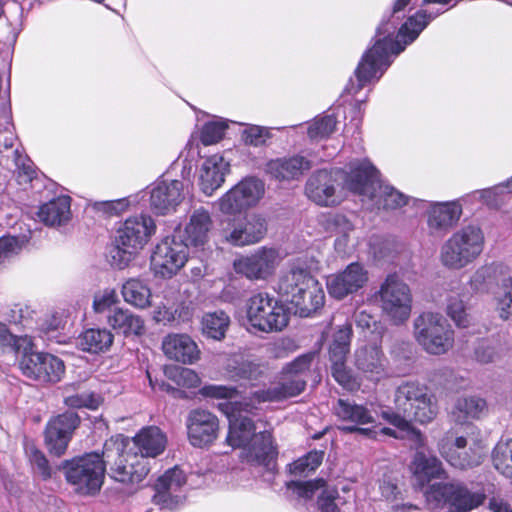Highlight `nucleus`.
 <instances>
[{
    "label": "nucleus",
    "mask_w": 512,
    "mask_h": 512,
    "mask_svg": "<svg viewBox=\"0 0 512 512\" xmlns=\"http://www.w3.org/2000/svg\"><path fill=\"white\" fill-rule=\"evenodd\" d=\"M375 174L367 161L351 162L345 169L319 170L307 181L306 194L320 206L339 204L344 191L361 197H371L375 192Z\"/></svg>",
    "instance_id": "nucleus-1"
},
{
    "label": "nucleus",
    "mask_w": 512,
    "mask_h": 512,
    "mask_svg": "<svg viewBox=\"0 0 512 512\" xmlns=\"http://www.w3.org/2000/svg\"><path fill=\"white\" fill-rule=\"evenodd\" d=\"M253 395L247 402H226L219 408L229 419V431L226 442L233 448L243 449L246 460L251 464L269 467L275 455L272 435L268 430H259L258 426L243 412L252 413L255 407Z\"/></svg>",
    "instance_id": "nucleus-2"
},
{
    "label": "nucleus",
    "mask_w": 512,
    "mask_h": 512,
    "mask_svg": "<svg viewBox=\"0 0 512 512\" xmlns=\"http://www.w3.org/2000/svg\"><path fill=\"white\" fill-rule=\"evenodd\" d=\"M395 411L384 410L381 416L401 431L412 430V422L428 424L438 415L437 399L429 388L414 380L402 382L394 392Z\"/></svg>",
    "instance_id": "nucleus-3"
},
{
    "label": "nucleus",
    "mask_w": 512,
    "mask_h": 512,
    "mask_svg": "<svg viewBox=\"0 0 512 512\" xmlns=\"http://www.w3.org/2000/svg\"><path fill=\"white\" fill-rule=\"evenodd\" d=\"M317 262L307 256L293 260L278 282L280 294L289 298L295 307V313L309 317L323 307L325 294L322 285L312 276Z\"/></svg>",
    "instance_id": "nucleus-4"
},
{
    "label": "nucleus",
    "mask_w": 512,
    "mask_h": 512,
    "mask_svg": "<svg viewBox=\"0 0 512 512\" xmlns=\"http://www.w3.org/2000/svg\"><path fill=\"white\" fill-rule=\"evenodd\" d=\"M64 472L67 483L81 495L97 494L105 478V461L103 454L86 453L70 460H65L59 467Z\"/></svg>",
    "instance_id": "nucleus-5"
},
{
    "label": "nucleus",
    "mask_w": 512,
    "mask_h": 512,
    "mask_svg": "<svg viewBox=\"0 0 512 512\" xmlns=\"http://www.w3.org/2000/svg\"><path fill=\"white\" fill-rule=\"evenodd\" d=\"M123 438H110L104 444L103 457L105 466L110 465V476L117 482L134 486L139 484L149 473V463L137 454L124 451Z\"/></svg>",
    "instance_id": "nucleus-6"
},
{
    "label": "nucleus",
    "mask_w": 512,
    "mask_h": 512,
    "mask_svg": "<svg viewBox=\"0 0 512 512\" xmlns=\"http://www.w3.org/2000/svg\"><path fill=\"white\" fill-rule=\"evenodd\" d=\"M428 505L433 509L446 508V512H470L485 499L481 492H474L459 482H438L424 492Z\"/></svg>",
    "instance_id": "nucleus-7"
},
{
    "label": "nucleus",
    "mask_w": 512,
    "mask_h": 512,
    "mask_svg": "<svg viewBox=\"0 0 512 512\" xmlns=\"http://www.w3.org/2000/svg\"><path fill=\"white\" fill-rule=\"evenodd\" d=\"M413 334L417 343L429 354L441 355L452 348L454 332L440 313L423 312L414 319Z\"/></svg>",
    "instance_id": "nucleus-8"
},
{
    "label": "nucleus",
    "mask_w": 512,
    "mask_h": 512,
    "mask_svg": "<svg viewBox=\"0 0 512 512\" xmlns=\"http://www.w3.org/2000/svg\"><path fill=\"white\" fill-rule=\"evenodd\" d=\"M483 248L482 230L473 225L465 226L443 245L441 261L446 267L460 269L473 262L482 253Z\"/></svg>",
    "instance_id": "nucleus-9"
},
{
    "label": "nucleus",
    "mask_w": 512,
    "mask_h": 512,
    "mask_svg": "<svg viewBox=\"0 0 512 512\" xmlns=\"http://www.w3.org/2000/svg\"><path fill=\"white\" fill-rule=\"evenodd\" d=\"M155 228L152 218L143 214L124 221L117 230L116 254L113 255V259L120 258L119 268L126 266L132 256L147 244Z\"/></svg>",
    "instance_id": "nucleus-10"
},
{
    "label": "nucleus",
    "mask_w": 512,
    "mask_h": 512,
    "mask_svg": "<svg viewBox=\"0 0 512 512\" xmlns=\"http://www.w3.org/2000/svg\"><path fill=\"white\" fill-rule=\"evenodd\" d=\"M247 319L260 331H281L289 322V311L268 294L258 293L248 301Z\"/></svg>",
    "instance_id": "nucleus-11"
},
{
    "label": "nucleus",
    "mask_w": 512,
    "mask_h": 512,
    "mask_svg": "<svg viewBox=\"0 0 512 512\" xmlns=\"http://www.w3.org/2000/svg\"><path fill=\"white\" fill-rule=\"evenodd\" d=\"M385 315L395 324L405 322L412 311V294L409 286L397 275H388L377 293Z\"/></svg>",
    "instance_id": "nucleus-12"
},
{
    "label": "nucleus",
    "mask_w": 512,
    "mask_h": 512,
    "mask_svg": "<svg viewBox=\"0 0 512 512\" xmlns=\"http://www.w3.org/2000/svg\"><path fill=\"white\" fill-rule=\"evenodd\" d=\"M188 248V243L184 242L180 230L165 237L156 245L151 256V267L154 273L164 278L172 277L187 262Z\"/></svg>",
    "instance_id": "nucleus-13"
},
{
    "label": "nucleus",
    "mask_w": 512,
    "mask_h": 512,
    "mask_svg": "<svg viewBox=\"0 0 512 512\" xmlns=\"http://www.w3.org/2000/svg\"><path fill=\"white\" fill-rule=\"evenodd\" d=\"M264 192L265 185L260 179L244 178L218 200L219 209L228 215L241 213L256 206Z\"/></svg>",
    "instance_id": "nucleus-14"
},
{
    "label": "nucleus",
    "mask_w": 512,
    "mask_h": 512,
    "mask_svg": "<svg viewBox=\"0 0 512 512\" xmlns=\"http://www.w3.org/2000/svg\"><path fill=\"white\" fill-rule=\"evenodd\" d=\"M267 233V220L251 213L243 219L229 221L221 230L222 238L233 246L243 247L260 242Z\"/></svg>",
    "instance_id": "nucleus-15"
},
{
    "label": "nucleus",
    "mask_w": 512,
    "mask_h": 512,
    "mask_svg": "<svg viewBox=\"0 0 512 512\" xmlns=\"http://www.w3.org/2000/svg\"><path fill=\"white\" fill-rule=\"evenodd\" d=\"M280 261L281 258L276 249L261 247L235 260L233 266L236 273L250 280H265L275 272Z\"/></svg>",
    "instance_id": "nucleus-16"
},
{
    "label": "nucleus",
    "mask_w": 512,
    "mask_h": 512,
    "mask_svg": "<svg viewBox=\"0 0 512 512\" xmlns=\"http://www.w3.org/2000/svg\"><path fill=\"white\" fill-rule=\"evenodd\" d=\"M333 413L343 423L339 429L345 433H359L366 437H375L376 431L361 426L373 424L375 416L371 410L349 399H338L333 406Z\"/></svg>",
    "instance_id": "nucleus-17"
},
{
    "label": "nucleus",
    "mask_w": 512,
    "mask_h": 512,
    "mask_svg": "<svg viewBox=\"0 0 512 512\" xmlns=\"http://www.w3.org/2000/svg\"><path fill=\"white\" fill-rule=\"evenodd\" d=\"M186 485V476L178 467L167 470L161 475L155 485L153 502L161 509L175 510L183 504L185 494L183 488Z\"/></svg>",
    "instance_id": "nucleus-18"
},
{
    "label": "nucleus",
    "mask_w": 512,
    "mask_h": 512,
    "mask_svg": "<svg viewBox=\"0 0 512 512\" xmlns=\"http://www.w3.org/2000/svg\"><path fill=\"white\" fill-rule=\"evenodd\" d=\"M20 369L30 379L56 383L61 380L65 365L57 356L37 352L25 354L20 361Z\"/></svg>",
    "instance_id": "nucleus-19"
},
{
    "label": "nucleus",
    "mask_w": 512,
    "mask_h": 512,
    "mask_svg": "<svg viewBox=\"0 0 512 512\" xmlns=\"http://www.w3.org/2000/svg\"><path fill=\"white\" fill-rule=\"evenodd\" d=\"M80 424L77 413L67 411L51 419L45 429V444L50 454L60 457Z\"/></svg>",
    "instance_id": "nucleus-20"
},
{
    "label": "nucleus",
    "mask_w": 512,
    "mask_h": 512,
    "mask_svg": "<svg viewBox=\"0 0 512 512\" xmlns=\"http://www.w3.org/2000/svg\"><path fill=\"white\" fill-rule=\"evenodd\" d=\"M187 434L192 446L208 447L217 439L219 420L208 410L197 408L189 412L186 420Z\"/></svg>",
    "instance_id": "nucleus-21"
},
{
    "label": "nucleus",
    "mask_w": 512,
    "mask_h": 512,
    "mask_svg": "<svg viewBox=\"0 0 512 512\" xmlns=\"http://www.w3.org/2000/svg\"><path fill=\"white\" fill-rule=\"evenodd\" d=\"M368 272L358 262L350 263L344 270L327 277L326 287L331 297L341 300L363 288Z\"/></svg>",
    "instance_id": "nucleus-22"
},
{
    "label": "nucleus",
    "mask_w": 512,
    "mask_h": 512,
    "mask_svg": "<svg viewBox=\"0 0 512 512\" xmlns=\"http://www.w3.org/2000/svg\"><path fill=\"white\" fill-rule=\"evenodd\" d=\"M189 182L171 180L161 181L154 185L150 192V206L160 215H166L176 210L184 199V191L188 190Z\"/></svg>",
    "instance_id": "nucleus-23"
},
{
    "label": "nucleus",
    "mask_w": 512,
    "mask_h": 512,
    "mask_svg": "<svg viewBox=\"0 0 512 512\" xmlns=\"http://www.w3.org/2000/svg\"><path fill=\"white\" fill-rule=\"evenodd\" d=\"M415 484L423 489L433 480H444L447 472L441 460L431 451L418 449L410 464Z\"/></svg>",
    "instance_id": "nucleus-24"
},
{
    "label": "nucleus",
    "mask_w": 512,
    "mask_h": 512,
    "mask_svg": "<svg viewBox=\"0 0 512 512\" xmlns=\"http://www.w3.org/2000/svg\"><path fill=\"white\" fill-rule=\"evenodd\" d=\"M389 361L380 347L364 346L356 350L355 366L363 376L373 382H379L390 376Z\"/></svg>",
    "instance_id": "nucleus-25"
},
{
    "label": "nucleus",
    "mask_w": 512,
    "mask_h": 512,
    "mask_svg": "<svg viewBox=\"0 0 512 512\" xmlns=\"http://www.w3.org/2000/svg\"><path fill=\"white\" fill-rule=\"evenodd\" d=\"M439 452L453 467L467 469L477 466L481 462L482 453L476 444L468 445L465 437H457L453 443H439Z\"/></svg>",
    "instance_id": "nucleus-26"
},
{
    "label": "nucleus",
    "mask_w": 512,
    "mask_h": 512,
    "mask_svg": "<svg viewBox=\"0 0 512 512\" xmlns=\"http://www.w3.org/2000/svg\"><path fill=\"white\" fill-rule=\"evenodd\" d=\"M288 488L298 494L299 497L311 499L317 491L321 490L317 499V506L321 512H340L338 502L339 493L336 488L327 487L323 479L313 481H291Z\"/></svg>",
    "instance_id": "nucleus-27"
},
{
    "label": "nucleus",
    "mask_w": 512,
    "mask_h": 512,
    "mask_svg": "<svg viewBox=\"0 0 512 512\" xmlns=\"http://www.w3.org/2000/svg\"><path fill=\"white\" fill-rule=\"evenodd\" d=\"M162 350L169 359L183 364H193L200 358L196 342L187 334H168L162 341Z\"/></svg>",
    "instance_id": "nucleus-28"
},
{
    "label": "nucleus",
    "mask_w": 512,
    "mask_h": 512,
    "mask_svg": "<svg viewBox=\"0 0 512 512\" xmlns=\"http://www.w3.org/2000/svg\"><path fill=\"white\" fill-rule=\"evenodd\" d=\"M229 171V163L222 155L214 154L207 157L199 170V185L204 194L210 196L224 182Z\"/></svg>",
    "instance_id": "nucleus-29"
},
{
    "label": "nucleus",
    "mask_w": 512,
    "mask_h": 512,
    "mask_svg": "<svg viewBox=\"0 0 512 512\" xmlns=\"http://www.w3.org/2000/svg\"><path fill=\"white\" fill-rule=\"evenodd\" d=\"M509 271L502 263H490L479 267L470 277L468 285L476 294H492Z\"/></svg>",
    "instance_id": "nucleus-30"
},
{
    "label": "nucleus",
    "mask_w": 512,
    "mask_h": 512,
    "mask_svg": "<svg viewBox=\"0 0 512 512\" xmlns=\"http://www.w3.org/2000/svg\"><path fill=\"white\" fill-rule=\"evenodd\" d=\"M372 169L374 170L376 180L375 192L371 197H362V201L367 200L375 202L378 208H383L385 210L399 209L409 204L410 201H413V204L421 202L417 199H410L407 195L403 194L392 186L383 185L380 182L379 173L373 165Z\"/></svg>",
    "instance_id": "nucleus-31"
},
{
    "label": "nucleus",
    "mask_w": 512,
    "mask_h": 512,
    "mask_svg": "<svg viewBox=\"0 0 512 512\" xmlns=\"http://www.w3.org/2000/svg\"><path fill=\"white\" fill-rule=\"evenodd\" d=\"M133 443L140 453L139 458H155L162 454L167 445V437L156 426L142 428L134 437Z\"/></svg>",
    "instance_id": "nucleus-32"
},
{
    "label": "nucleus",
    "mask_w": 512,
    "mask_h": 512,
    "mask_svg": "<svg viewBox=\"0 0 512 512\" xmlns=\"http://www.w3.org/2000/svg\"><path fill=\"white\" fill-rule=\"evenodd\" d=\"M305 386L306 380L304 377L295 378V376L284 374L282 383L253 392V400L259 404L294 397L299 395L305 389Z\"/></svg>",
    "instance_id": "nucleus-33"
},
{
    "label": "nucleus",
    "mask_w": 512,
    "mask_h": 512,
    "mask_svg": "<svg viewBox=\"0 0 512 512\" xmlns=\"http://www.w3.org/2000/svg\"><path fill=\"white\" fill-rule=\"evenodd\" d=\"M311 167L310 160L301 155H294L271 160L267 164V171L276 179L292 180L298 179Z\"/></svg>",
    "instance_id": "nucleus-34"
},
{
    "label": "nucleus",
    "mask_w": 512,
    "mask_h": 512,
    "mask_svg": "<svg viewBox=\"0 0 512 512\" xmlns=\"http://www.w3.org/2000/svg\"><path fill=\"white\" fill-rule=\"evenodd\" d=\"M461 214L459 201L434 202L430 204L428 225L433 230H448L459 221Z\"/></svg>",
    "instance_id": "nucleus-35"
},
{
    "label": "nucleus",
    "mask_w": 512,
    "mask_h": 512,
    "mask_svg": "<svg viewBox=\"0 0 512 512\" xmlns=\"http://www.w3.org/2000/svg\"><path fill=\"white\" fill-rule=\"evenodd\" d=\"M108 325L124 336H139L145 331L144 320L129 309L115 308L107 316Z\"/></svg>",
    "instance_id": "nucleus-36"
},
{
    "label": "nucleus",
    "mask_w": 512,
    "mask_h": 512,
    "mask_svg": "<svg viewBox=\"0 0 512 512\" xmlns=\"http://www.w3.org/2000/svg\"><path fill=\"white\" fill-rule=\"evenodd\" d=\"M212 226L210 214L204 208L196 209L190 216V221L186 225L183 239L188 243V247L203 245L208 239V233Z\"/></svg>",
    "instance_id": "nucleus-37"
},
{
    "label": "nucleus",
    "mask_w": 512,
    "mask_h": 512,
    "mask_svg": "<svg viewBox=\"0 0 512 512\" xmlns=\"http://www.w3.org/2000/svg\"><path fill=\"white\" fill-rule=\"evenodd\" d=\"M71 199L69 196H59L40 206L39 220L47 226H60L69 221L71 216Z\"/></svg>",
    "instance_id": "nucleus-38"
},
{
    "label": "nucleus",
    "mask_w": 512,
    "mask_h": 512,
    "mask_svg": "<svg viewBox=\"0 0 512 512\" xmlns=\"http://www.w3.org/2000/svg\"><path fill=\"white\" fill-rule=\"evenodd\" d=\"M113 334L105 328H91L78 338V345L83 351L98 353L106 351L113 343Z\"/></svg>",
    "instance_id": "nucleus-39"
},
{
    "label": "nucleus",
    "mask_w": 512,
    "mask_h": 512,
    "mask_svg": "<svg viewBox=\"0 0 512 512\" xmlns=\"http://www.w3.org/2000/svg\"><path fill=\"white\" fill-rule=\"evenodd\" d=\"M124 300L140 309L148 307L151 303V290L146 283L140 279H129L122 286Z\"/></svg>",
    "instance_id": "nucleus-40"
},
{
    "label": "nucleus",
    "mask_w": 512,
    "mask_h": 512,
    "mask_svg": "<svg viewBox=\"0 0 512 512\" xmlns=\"http://www.w3.org/2000/svg\"><path fill=\"white\" fill-rule=\"evenodd\" d=\"M491 295L500 318L509 319L512 316V276L510 271L502 278Z\"/></svg>",
    "instance_id": "nucleus-41"
},
{
    "label": "nucleus",
    "mask_w": 512,
    "mask_h": 512,
    "mask_svg": "<svg viewBox=\"0 0 512 512\" xmlns=\"http://www.w3.org/2000/svg\"><path fill=\"white\" fill-rule=\"evenodd\" d=\"M486 402L478 397L459 398L452 411L456 422L463 423L470 418H478L484 411Z\"/></svg>",
    "instance_id": "nucleus-42"
},
{
    "label": "nucleus",
    "mask_w": 512,
    "mask_h": 512,
    "mask_svg": "<svg viewBox=\"0 0 512 512\" xmlns=\"http://www.w3.org/2000/svg\"><path fill=\"white\" fill-rule=\"evenodd\" d=\"M230 324L229 316L223 311L207 313L202 319L203 333L214 340H221L225 337Z\"/></svg>",
    "instance_id": "nucleus-43"
},
{
    "label": "nucleus",
    "mask_w": 512,
    "mask_h": 512,
    "mask_svg": "<svg viewBox=\"0 0 512 512\" xmlns=\"http://www.w3.org/2000/svg\"><path fill=\"white\" fill-rule=\"evenodd\" d=\"M25 455L34 474L42 480H48L52 476V468L45 454L32 442L25 443Z\"/></svg>",
    "instance_id": "nucleus-44"
},
{
    "label": "nucleus",
    "mask_w": 512,
    "mask_h": 512,
    "mask_svg": "<svg viewBox=\"0 0 512 512\" xmlns=\"http://www.w3.org/2000/svg\"><path fill=\"white\" fill-rule=\"evenodd\" d=\"M492 458L496 470L512 479V439L500 441L493 450Z\"/></svg>",
    "instance_id": "nucleus-45"
},
{
    "label": "nucleus",
    "mask_w": 512,
    "mask_h": 512,
    "mask_svg": "<svg viewBox=\"0 0 512 512\" xmlns=\"http://www.w3.org/2000/svg\"><path fill=\"white\" fill-rule=\"evenodd\" d=\"M30 235L3 236L0 238V268L18 255L29 242Z\"/></svg>",
    "instance_id": "nucleus-46"
},
{
    "label": "nucleus",
    "mask_w": 512,
    "mask_h": 512,
    "mask_svg": "<svg viewBox=\"0 0 512 512\" xmlns=\"http://www.w3.org/2000/svg\"><path fill=\"white\" fill-rule=\"evenodd\" d=\"M352 337V327L346 323L339 327L334 333L333 340L330 345V359L346 358L350 350V342Z\"/></svg>",
    "instance_id": "nucleus-47"
},
{
    "label": "nucleus",
    "mask_w": 512,
    "mask_h": 512,
    "mask_svg": "<svg viewBox=\"0 0 512 512\" xmlns=\"http://www.w3.org/2000/svg\"><path fill=\"white\" fill-rule=\"evenodd\" d=\"M332 362L331 370L335 381L348 391H356L360 387V383L354 377L345 365L346 358L330 359Z\"/></svg>",
    "instance_id": "nucleus-48"
},
{
    "label": "nucleus",
    "mask_w": 512,
    "mask_h": 512,
    "mask_svg": "<svg viewBox=\"0 0 512 512\" xmlns=\"http://www.w3.org/2000/svg\"><path fill=\"white\" fill-rule=\"evenodd\" d=\"M446 312L458 327L466 328L470 325V315L467 313L466 306L458 294L452 293L448 296Z\"/></svg>",
    "instance_id": "nucleus-49"
},
{
    "label": "nucleus",
    "mask_w": 512,
    "mask_h": 512,
    "mask_svg": "<svg viewBox=\"0 0 512 512\" xmlns=\"http://www.w3.org/2000/svg\"><path fill=\"white\" fill-rule=\"evenodd\" d=\"M322 460L323 452L311 451L290 464L289 470L295 476L307 475L315 471L322 463Z\"/></svg>",
    "instance_id": "nucleus-50"
},
{
    "label": "nucleus",
    "mask_w": 512,
    "mask_h": 512,
    "mask_svg": "<svg viewBox=\"0 0 512 512\" xmlns=\"http://www.w3.org/2000/svg\"><path fill=\"white\" fill-rule=\"evenodd\" d=\"M335 233L338 237L335 240V248L339 252H345L349 242L350 233L354 230V225L350 220L341 214H336L331 219Z\"/></svg>",
    "instance_id": "nucleus-51"
},
{
    "label": "nucleus",
    "mask_w": 512,
    "mask_h": 512,
    "mask_svg": "<svg viewBox=\"0 0 512 512\" xmlns=\"http://www.w3.org/2000/svg\"><path fill=\"white\" fill-rule=\"evenodd\" d=\"M227 128L228 124L224 119L215 118L208 121L201 129L200 140L205 146L215 144L224 137Z\"/></svg>",
    "instance_id": "nucleus-52"
},
{
    "label": "nucleus",
    "mask_w": 512,
    "mask_h": 512,
    "mask_svg": "<svg viewBox=\"0 0 512 512\" xmlns=\"http://www.w3.org/2000/svg\"><path fill=\"white\" fill-rule=\"evenodd\" d=\"M336 127V119L333 115L316 117L308 127V136L311 140H319L328 137Z\"/></svg>",
    "instance_id": "nucleus-53"
},
{
    "label": "nucleus",
    "mask_w": 512,
    "mask_h": 512,
    "mask_svg": "<svg viewBox=\"0 0 512 512\" xmlns=\"http://www.w3.org/2000/svg\"><path fill=\"white\" fill-rule=\"evenodd\" d=\"M64 402L71 408L97 409L100 405L101 398L93 392H81L67 396Z\"/></svg>",
    "instance_id": "nucleus-54"
},
{
    "label": "nucleus",
    "mask_w": 512,
    "mask_h": 512,
    "mask_svg": "<svg viewBox=\"0 0 512 512\" xmlns=\"http://www.w3.org/2000/svg\"><path fill=\"white\" fill-rule=\"evenodd\" d=\"M264 374L263 367L252 361L242 362L237 368L235 377L237 380H246L249 381L252 386L259 381Z\"/></svg>",
    "instance_id": "nucleus-55"
},
{
    "label": "nucleus",
    "mask_w": 512,
    "mask_h": 512,
    "mask_svg": "<svg viewBox=\"0 0 512 512\" xmlns=\"http://www.w3.org/2000/svg\"><path fill=\"white\" fill-rule=\"evenodd\" d=\"M474 357L483 364L495 362L501 358V349L488 341H481L474 350Z\"/></svg>",
    "instance_id": "nucleus-56"
},
{
    "label": "nucleus",
    "mask_w": 512,
    "mask_h": 512,
    "mask_svg": "<svg viewBox=\"0 0 512 512\" xmlns=\"http://www.w3.org/2000/svg\"><path fill=\"white\" fill-rule=\"evenodd\" d=\"M117 302L118 296L115 289L106 288L94 295L93 310L96 313H103L109 311Z\"/></svg>",
    "instance_id": "nucleus-57"
},
{
    "label": "nucleus",
    "mask_w": 512,
    "mask_h": 512,
    "mask_svg": "<svg viewBox=\"0 0 512 512\" xmlns=\"http://www.w3.org/2000/svg\"><path fill=\"white\" fill-rule=\"evenodd\" d=\"M313 358V353L299 356L284 368V374L295 376V378L304 377V374L309 370L311 366Z\"/></svg>",
    "instance_id": "nucleus-58"
},
{
    "label": "nucleus",
    "mask_w": 512,
    "mask_h": 512,
    "mask_svg": "<svg viewBox=\"0 0 512 512\" xmlns=\"http://www.w3.org/2000/svg\"><path fill=\"white\" fill-rule=\"evenodd\" d=\"M200 393L210 398L231 399L237 395L238 390L232 386L206 385L201 388Z\"/></svg>",
    "instance_id": "nucleus-59"
},
{
    "label": "nucleus",
    "mask_w": 512,
    "mask_h": 512,
    "mask_svg": "<svg viewBox=\"0 0 512 512\" xmlns=\"http://www.w3.org/2000/svg\"><path fill=\"white\" fill-rule=\"evenodd\" d=\"M268 132L264 127L248 125L242 132L243 141L252 146H260L265 142Z\"/></svg>",
    "instance_id": "nucleus-60"
},
{
    "label": "nucleus",
    "mask_w": 512,
    "mask_h": 512,
    "mask_svg": "<svg viewBox=\"0 0 512 512\" xmlns=\"http://www.w3.org/2000/svg\"><path fill=\"white\" fill-rule=\"evenodd\" d=\"M174 379L178 385L186 388H195L200 383L198 374L194 370L184 367L175 370Z\"/></svg>",
    "instance_id": "nucleus-61"
},
{
    "label": "nucleus",
    "mask_w": 512,
    "mask_h": 512,
    "mask_svg": "<svg viewBox=\"0 0 512 512\" xmlns=\"http://www.w3.org/2000/svg\"><path fill=\"white\" fill-rule=\"evenodd\" d=\"M18 339L16 336H14L7 326L4 323L0 322V351L1 352H7V351H17Z\"/></svg>",
    "instance_id": "nucleus-62"
},
{
    "label": "nucleus",
    "mask_w": 512,
    "mask_h": 512,
    "mask_svg": "<svg viewBox=\"0 0 512 512\" xmlns=\"http://www.w3.org/2000/svg\"><path fill=\"white\" fill-rule=\"evenodd\" d=\"M175 319V312L166 305H158L153 310V320L157 323L167 324Z\"/></svg>",
    "instance_id": "nucleus-63"
},
{
    "label": "nucleus",
    "mask_w": 512,
    "mask_h": 512,
    "mask_svg": "<svg viewBox=\"0 0 512 512\" xmlns=\"http://www.w3.org/2000/svg\"><path fill=\"white\" fill-rule=\"evenodd\" d=\"M504 192V186L503 185H497L493 188L483 189L480 191H477L475 194H478L479 197L490 206H494L497 204L496 202V196L502 194Z\"/></svg>",
    "instance_id": "nucleus-64"
}]
</instances>
